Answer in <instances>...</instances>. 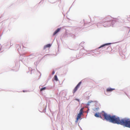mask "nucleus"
Masks as SVG:
<instances>
[{
    "label": "nucleus",
    "mask_w": 130,
    "mask_h": 130,
    "mask_svg": "<svg viewBox=\"0 0 130 130\" xmlns=\"http://www.w3.org/2000/svg\"><path fill=\"white\" fill-rule=\"evenodd\" d=\"M83 108H81L80 109L79 113L77 115L76 120L77 121L78 119H80L81 116L83 114Z\"/></svg>",
    "instance_id": "3"
},
{
    "label": "nucleus",
    "mask_w": 130,
    "mask_h": 130,
    "mask_svg": "<svg viewBox=\"0 0 130 130\" xmlns=\"http://www.w3.org/2000/svg\"><path fill=\"white\" fill-rule=\"evenodd\" d=\"M54 73H55V72H54V71H53L52 72V74H54Z\"/></svg>",
    "instance_id": "12"
},
{
    "label": "nucleus",
    "mask_w": 130,
    "mask_h": 130,
    "mask_svg": "<svg viewBox=\"0 0 130 130\" xmlns=\"http://www.w3.org/2000/svg\"><path fill=\"white\" fill-rule=\"evenodd\" d=\"M51 46V45L50 44H48L44 46V49H45V48L46 47H50Z\"/></svg>",
    "instance_id": "8"
},
{
    "label": "nucleus",
    "mask_w": 130,
    "mask_h": 130,
    "mask_svg": "<svg viewBox=\"0 0 130 130\" xmlns=\"http://www.w3.org/2000/svg\"><path fill=\"white\" fill-rule=\"evenodd\" d=\"M46 89V87H44L43 88H42L40 90V91H42L43 90H45Z\"/></svg>",
    "instance_id": "11"
},
{
    "label": "nucleus",
    "mask_w": 130,
    "mask_h": 130,
    "mask_svg": "<svg viewBox=\"0 0 130 130\" xmlns=\"http://www.w3.org/2000/svg\"><path fill=\"white\" fill-rule=\"evenodd\" d=\"M54 79L55 80H56V81H57L58 80V79L57 77V76L56 75H55L54 76Z\"/></svg>",
    "instance_id": "9"
},
{
    "label": "nucleus",
    "mask_w": 130,
    "mask_h": 130,
    "mask_svg": "<svg viewBox=\"0 0 130 130\" xmlns=\"http://www.w3.org/2000/svg\"><path fill=\"white\" fill-rule=\"evenodd\" d=\"M107 44H103V45H101L100 47H99L98 48H101L102 47H104L105 45H107Z\"/></svg>",
    "instance_id": "10"
},
{
    "label": "nucleus",
    "mask_w": 130,
    "mask_h": 130,
    "mask_svg": "<svg viewBox=\"0 0 130 130\" xmlns=\"http://www.w3.org/2000/svg\"><path fill=\"white\" fill-rule=\"evenodd\" d=\"M94 116L96 117H100L102 118L101 114L99 112L96 113L94 115Z\"/></svg>",
    "instance_id": "5"
},
{
    "label": "nucleus",
    "mask_w": 130,
    "mask_h": 130,
    "mask_svg": "<svg viewBox=\"0 0 130 130\" xmlns=\"http://www.w3.org/2000/svg\"><path fill=\"white\" fill-rule=\"evenodd\" d=\"M113 90H114V89L108 88L107 89L106 91L107 92H111L113 91Z\"/></svg>",
    "instance_id": "7"
},
{
    "label": "nucleus",
    "mask_w": 130,
    "mask_h": 130,
    "mask_svg": "<svg viewBox=\"0 0 130 130\" xmlns=\"http://www.w3.org/2000/svg\"><path fill=\"white\" fill-rule=\"evenodd\" d=\"M102 114L105 119L107 121L112 123H114V116H111L110 115H108L103 112Z\"/></svg>",
    "instance_id": "2"
},
{
    "label": "nucleus",
    "mask_w": 130,
    "mask_h": 130,
    "mask_svg": "<svg viewBox=\"0 0 130 130\" xmlns=\"http://www.w3.org/2000/svg\"><path fill=\"white\" fill-rule=\"evenodd\" d=\"M89 102L90 103V102H88V103H89Z\"/></svg>",
    "instance_id": "14"
},
{
    "label": "nucleus",
    "mask_w": 130,
    "mask_h": 130,
    "mask_svg": "<svg viewBox=\"0 0 130 130\" xmlns=\"http://www.w3.org/2000/svg\"><path fill=\"white\" fill-rule=\"evenodd\" d=\"M61 29V28H58L56 30H55L53 33V36H54Z\"/></svg>",
    "instance_id": "6"
},
{
    "label": "nucleus",
    "mask_w": 130,
    "mask_h": 130,
    "mask_svg": "<svg viewBox=\"0 0 130 130\" xmlns=\"http://www.w3.org/2000/svg\"><path fill=\"white\" fill-rule=\"evenodd\" d=\"M81 83H82V82H80L75 87V88H74V90L73 91V93H74L77 90L78 88L79 87V86H80V85L81 84Z\"/></svg>",
    "instance_id": "4"
},
{
    "label": "nucleus",
    "mask_w": 130,
    "mask_h": 130,
    "mask_svg": "<svg viewBox=\"0 0 130 130\" xmlns=\"http://www.w3.org/2000/svg\"><path fill=\"white\" fill-rule=\"evenodd\" d=\"M114 123L120 124L130 128V119L124 118L120 120L119 117H116L114 115Z\"/></svg>",
    "instance_id": "1"
},
{
    "label": "nucleus",
    "mask_w": 130,
    "mask_h": 130,
    "mask_svg": "<svg viewBox=\"0 0 130 130\" xmlns=\"http://www.w3.org/2000/svg\"><path fill=\"white\" fill-rule=\"evenodd\" d=\"M89 102L90 103V102H88V103H89Z\"/></svg>",
    "instance_id": "15"
},
{
    "label": "nucleus",
    "mask_w": 130,
    "mask_h": 130,
    "mask_svg": "<svg viewBox=\"0 0 130 130\" xmlns=\"http://www.w3.org/2000/svg\"><path fill=\"white\" fill-rule=\"evenodd\" d=\"M76 100H77V101H79V99H76Z\"/></svg>",
    "instance_id": "13"
}]
</instances>
